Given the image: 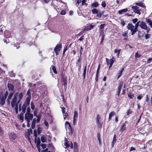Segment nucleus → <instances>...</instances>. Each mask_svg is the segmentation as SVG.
I'll return each mask as SVG.
<instances>
[{"instance_id": "1", "label": "nucleus", "mask_w": 152, "mask_h": 152, "mask_svg": "<svg viewBox=\"0 0 152 152\" xmlns=\"http://www.w3.org/2000/svg\"><path fill=\"white\" fill-rule=\"evenodd\" d=\"M65 127L66 128L67 132L66 134H68L71 135L72 134V130L70 124L68 121H66L65 123Z\"/></svg>"}, {"instance_id": "2", "label": "nucleus", "mask_w": 152, "mask_h": 152, "mask_svg": "<svg viewBox=\"0 0 152 152\" xmlns=\"http://www.w3.org/2000/svg\"><path fill=\"white\" fill-rule=\"evenodd\" d=\"M59 1L58 5L57 6V9H58L61 10L63 9H66L67 8L66 3L62 2L61 0Z\"/></svg>"}, {"instance_id": "3", "label": "nucleus", "mask_w": 152, "mask_h": 152, "mask_svg": "<svg viewBox=\"0 0 152 152\" xmlns=\"http://www.w3.org/2000/svg\"><path fill=\"white\" fill-rule=\"evenodd\" d=\"M20 102L15 97L13 96L11 102V105L12 108L18 106Z\"/></svg>"}, {"instance_id": "4", "label": "nucleus", "mask_w": 152, "mask_h": 152, "mask_svg": "<svg viewBox=\"0 0 152 152\" xmlns=\"http://www.w3.org/2000/svg\"><path fill=\"white\" fill-rule=\"evenodd\" d=\"M8 95V92L6 91L1 98L0 97V104L1 105H3L5 103V100Z\"/></svg>"}, {"instance_id": "5", "label": "nucleus", "mask_w": 152, "mask_h": 152, "mask_svg": "<svg viewBox=\"0 0 152 152\" xmlns=\"http://www.w3.org/2000/svg\"><path fill=\"white\" fill-rule=\"evenodd\" d=\"M33 118V115L32 114L26 113L25 115V120L27 122H30Z\"/></svg>"}, {"instance_id": "6", "label": "nucleus", "mask_w": 152, "mask_h": 152, "mask_svg": "<svg viewBox=\"0 0 152 152\" xmlns=\"http://www.w3.org/2000/svg\"><path fill=\"white\" fill-rule=\"evenodd\" d=\"M13 96L15 97V98L18 100V101L20 102L22 99L23 95L22 93V92L20 93L17 92Z\"/></svg>"}, {"instance_id": "7", "label": "nucleus", "mask_w": 152, "mask_h": 152, "mask_svg": "<svg viewBox=\"0 0 152 152\" xmlns=\"http://www.w3.org/2000/svg\"><path fill=\"white\" fill-rule=\"evenodd\" d=\"M37 88V90L38 91L40 92L42 96H44V94H45L44 91L45 89V86L44 85H42L39 87Z\"/></svg>"}, {"instance_id": "8", "label": "nucleus", "mask_w": 152, "mask_h": 152, "mask_svg": "<svg viewBox=\"0 0 152 152\" xmlns=\"http://www.w3.org/2000/svg\"><path fill=\"white\" fill-rule=\"evenodd\" d=\"M61 44H57L56 47L54 49V51L55 52L56 54V55L57 56L58 53V52L60 50L61 48Z\"/></svg>"}, {"instance_id": "9", "label": "nucleus", "mask_w": 152, "mask_h": 152, "mask_svg": "<svg viewBox=\"0 0 152 152\" xmlns=\"http://www.w3.org/2000/svg\"><path fill=\"white\" fill-rule=\"evenodd\" d=\"M132 8L134 12L139 15L140 14V10L139 9V7L136 6H133L132 7Z\"/></svg>"}, {"instance_id": "10", "label": "nucleus", "mask_w": 152, "mask_h": 152, "mask_svg": "<svg viewBox=\"0 0 152 152\" xmlns=\"http://www.w3.org/2000/svg\"><path fill=\"white\" fill-rule=\"evenodd\" d=\"M140 27L143 29H147L148 27L146 23L143 21H140Z\"/></svg>"}, {"instance_id": "11", "label": "nucleus", "mask_w": 152, "mask_h": 152, "mask_svg": "<svg viewBox=\"0 0 152 152\" xmlns=\"http://www.w3.org/2000/svg\"><path fill=\"white\" fill-rule=\"evenodd\" d=\"M14 94V91L11 92L10 93L7 100L8 104H10L11 100Z\"/></svg>"}, {"instance_id": "12", "label": "nucleus", "mask_w": 152, "mask_h": 152, "mask_svg": "<svg viewBox=\"0 0 152 152\" xmlns=\"http://www.w3.org/2000/svg\"><path fill=\"white\" fill-rule=\"evenodd\" d=\"M61 80L62 84L66 86L67 84V77L65 76L62 75L61 77Z\"/></svg>"}, {"instance_id": "13", "label": "nucleus", "mask_w": 152, "mask_h": 152, "mask_svg": "<svg viewBox=\"0 0 152 152\" xmlns=\"http://www.w3.org/2000/svg\"><path fill=\"white\" fill-rule=\"evenodd\" d=\"M59 1L60 0H53L52 2V5L54 8L56 7L57 8V6L58 5L59 3Z\"/></svg>"}, {"instance_id": "14", "label": "nucleus", "mask_w": 152, "mask_h": 152, "mask_svg": "<svg viewBox=\"0 0 152 152\" xmlns=\"http://www.w3.org/2000/svg\"><path fill=\"white\" fill-rule=\"evenodd\" d=\"M4 36L6 38H9L12 37L11 33L8 30H6L4 32Z\"/></svg>"}, {"instance_id": "15", "label": "nucleus", "mask_w": 152, "mask_h": 152, "mask_svg": "<svg viewBox=\"0 0 152 152\" xmlns=\"http://www.w3.org/2000/svg\"><path fill=\"white\" fill-rule=\"evenodd\" d=\"M123 85V83L122 82H121L119 84L118 86V96H119L120 94L121 90L122 88V86Z\"/></svg>"}, {"instance_id": "16", "label": "nucleus", "mask_w": 152, "mask_h": 152, "mask_svg": "<svg viewBox=\"0 0 152 152\" xmlns=\"http://www.w3.org/2000/svg\"><path fill=\"white\" fill-rule=\"evenodd\" d=\"M9 136L10 139L12 140H15L16 138V136L14 133H9Z\"/></svg>"}, {"instance_id": "17", "label": "nucleus", "mask_w": 152, "mask_h": 152, "mask_svg": "<svg viewBox=\"0 0 152 152\" xmlns=\"http://www.w3.org/2000/svg\"><path fill=\"white\" fill-rule=\"evenodd\" d=\"M115 60V58L114 57H113L110 60L109 63H108L107 61V59L106 58V61L107 64H110V66H109V68H110L113 65V63H114V61Z\"/></svg>"}, {"instance_id": "18", "label": "nucleus", "mask_w": 152, "mask_h": 152, "mask_svg": "<svg viewBox=\"0 0 152 152\" xmlns=\"http://www.w3.org/2000/svg\"><path fill=\"white\" fill-rule=\"evenodd\" d=\"M94 25H89L85 27L83 29V31H86L90 30L93 28Z\"/></svg>"}, {"instance_id": "19", "label": "nucleus", "mask_w": 152, "mask_h": 152, "mask_svg": "<svg viewBox=\"0 0 152 152\" xmlns=\"http://www.w3.org/2000/svg\"><path fill=\"white\" fill-rule=\"evenodd\" d=\"M24 113H21L20 115H18V119L20 120L21 121V122H22L24 120V117H23V114Z\"/></svg>"}, {"instance_id": "20", "label": "nucleus", "mask_w": 152, "mask_h": 152, "mask_svg": "<svg viewBox=\"0 0 152 152\" xmlns=\"http://www.w3.org/2000/svg\"><path fill=\"white\" fill-rule=\"evenodd\" d=\"M64 146H65V148H68L70 146V144L69 143L67 139L66 138H65L64 140Z\"/></svg>"}, {"instance_id": "21", "label": "nucleus", "mask_w": 152, "mask_h": 152, "mask_svg": "<svg viewBox=\"0 0 152 152\" xmlns=\"http://www.w3.org/2000/svg\"><path fill=\"white\" fill-rule=\"evenodd\" d=\"M146 23L148 24V25L152 28V21L148 18H146L145 20Z\"/></svg>"}, {"instance_id": "22", "label": "nucleus", "mask_w": 152, "mask_h": 152, "mask_svg": "<svg viewBox=\"0 0 152 152\" xmlns=\"http://www.w3.org/2000/svg\"><path fill=\"white\" fill-rule=\"evenodd\" d=\"M126 28L128 30H130L134 28V26L132 23H129L127 26Z\"/></svg>"}, {"instance_id": "23", "label": "nucleus", "mask_w": 152, "mask_h": 152, "mask_svg": "<svg viewBox=\"0 0 152 152\" xmlns=\"http://www.w3.org/2000/svg\"><path fill=\"white\" fill-rule=\"evenodd\" d=\"M31 98L30 97H27L25 102L23 104L27 105H29L30 104V102Z\"/></svg>"}, {"instance_id": "24", "label": "nucleus", "mask_w": 152, "mask_h": 152, "mask_svg": "<svg viewBox=\"0 0 152 152\" xmlns=\"http://www.w3.org/2000/svg\"><path fill=\"white\" fill-rule=\"evenodd\" d=\"M124 70V68H123L121 70H119L118 73V77L117 79H118L121 75L122 72Z\"/></svg>"}, {"instance_id": "25", "label": "nucleus", "mask_w": 152, "mask_h": 152, "mask_svg": "<svg viewBox=\"0 0 152 152\" xmlns=\"http://www.w3.org/2000/svg\"><path fill=\"white\" fill-rule=\"evenodd\" d=\"M100 116L98 114L96 116V122L98 125H99L100 124Z\"/></svg>"}, {"instance_id": "26", "label": "nucleus", "mask_w": 152, "mask_h": 152, "mask_svg": "<svg viewBox=\"0 0 152 152\" xmlns=\"http://www.w3.org/2000/svg\"><path fill=\"white\" fill-rule=\"evenodd\" d=\"M26 108V105L25 104H23L21 108L22 113H24L25 112Z\"/></svg>"}, {"instance_id": "27", "label": "nucleus", "mask_w": 152, "mask_h": 152, "mask_svg": "<svg viewBox=\"0 0 152 152\" xmlns=\"http://www.w3.org/2000/svg\"><path fill=\"white\" fill-rule=\"evenodd\" d=\"M135 4L136 5L140 6V7H145V6L144 4L141 2L136 3Z\"/></svg>"}, {"instance_id": "28", "label": "nucleus", "mask_w": 152, "mask_h": 152, "mask_svg": "<svg viewBox=\"0 0 152 152\" xmlns=\"http://www.w3.org/2000/svg\"><path fill=\"white\" fill-rule=\"evenodd\" d=\"M128 11V9H124L121 10H119L118 12V13L120 14H122V13L126 12Z\"/></svg>"}, {"instance_id": "29", "label": "nucleus", "mask_w": 152, "mask_h": 152, "mask_svg": "<svg viewBox=\"0 0 152 152\" xmlns=\"http://www.w3.org/2000/svg\"><path fill=\"white\" fill-rule=\"evenodd\" d=\"M78 117V113L77 111H75L74 112L73 119L75 120L77 119Z\"/></svg>"}, {"instance_id": "30", "label": "nucleus", "mask_w": 152, "mask_h": 152, "mask_svg": "<svg viewBox=\"0 0 152 152\" xmlns=\"http://www.w3.org/2000/svg\"><path fill=\"white\" fill-rule=\"evenodd\" d=\"M36 119L35 118H34L32 122V124L31 125V127L32 129H34L35 127V123L36 122Z\"/></svg>"}, {"instance_id": "31", "label": "nucleus", "mask_w": 152, "mask_h": 152, "mask_svg": "<svg viewBox=\"0 0 152 152\" xmlns=\"http://www.w3.org/2000/svg\"><path fill=\"white\" fill-rule=\"evenodd\" d=\"M7 86L9 90L11 91H13V90L14 87L13 85L10 84H8Z\"/></svg>"}, {"instance_id": "32", "label": "nucleus", "mask_w": 152, "mask_h": 152, "mask_svg": "<svg viewBox=\"0 0 152 152\" xmlns=\"http://www.w3.org/2000/svg\"><path fill=\"white\" fill-rule=\"evenodd\" d=\"M99 5V4L98 2L96 1L92 4L91 5V7H98Z\"/></svg>"}, {"instance_id": "33", "label": "nucleus", "mask_w": 152, "mask_h": 152, "mask_svg": "<svg viewBox=\"0 0 152 152\" xmlns=\"http://www.w3.org/2000/svg\"><path fill=\"white\" fill-rule=\"evenodd\" d=\"M115 114V113L114 111L111 112L109 114L108 119L110 120L112 117Z\"/></svg>"}, {"instance_id": "34", "label": "nucleus", "mask_w": 152, "mask_h": 152, "mask_svg": "<svg viewBox=\"0 0 152 152\" xmlns=\"http://www.w3.org/2000/svg\"><path fill=\"white\" fill-rule=\"evenodd\" d=\"M105 23H103L102 24H101L100 26L99 29L101 31H103V29L104 28V26H105Z\"/></svg>"}, {"instance_id": "35", "label": "nucleus", "mask_w": 152, "mask_h": 152, "mask_svg": "<svg viewBox=\"0 0 152 152\" xmlns=\"http://www.w3.org/2000/svg\"><path fill=\"white\" fill-rule=\"evenodd\" d=\"M97 139L99 141V144L100 145H101V139L100 138V133H98L97 134Z\"/></svg>"}, {"instance_id": "36", "label": "nucleus", "mask_w": 152, "mask_h": 152, "mask_svg": "<svg viewBox=\"0 0 152 152\" xmlns=\"http://www.w3.org/2000/svg\"><path fill=\"white\" fill-rule=\"evenodd\" d=\"M45 113L48 115H49L50 114V109L49 107H46Z\"/></svg>"}, {"instance_id": "37", "label": "nucleus", "mask_w": 152, "mask_h": 152, "mask_svg": "<svg viewBox=\"0 0 152 152\" xmlns=\"http://www.w3.org/2000/svg\"><path fill=\"white\" fill-rule=\"evenodd\" d=\"M126 129V124H124L123 126H121V129H120V131L123 132Z\"/></svg>"}, {"instance_id": "38", "label": "nucleus", "mask_w": 152, "mask_h": 152, "mask_svg": "<svg viewBox=\"0 0 152 152\" xmlns=\"http://www.w3.org/2000/svg\"><path fill=\"white\" fill-rule=\"evenodd\" d=\"M140 21H138L136 24L134 26V28L137 31H138L137 28L139 26H140Z\"/></svg>"}, {"instance_id": "39", "label": "nucleus", "mask_w": 152, "mask_h": 152, "mask_svg": "<svg viewBox=\"0 0 152 152\" xmlns=\"http://www.w3.org/2000/svg\"><path fill=\"white\" fill-rule=\"evenodd\" d=\"M41 140L42 142L43 143L46 142V138L44 136H41Z\"/></svg>"}, {"instance_id": "40", "label": "nucleus", "mask_w": 152, "mask_h": 152, "mask_svg": "<svg viewBox=\"0 0 152 152\" xmlns=\"http://www.w3.org/2000/svg\"><path fill=\"white\" fill-rule=\"evenodd\" d=\"M131 32L132 35H133L137 31L134 28H133V29H132V30H131Z\"/></svg>"}, {"instance_id": "41", "label": "nucleus", "mask_w": 152, "mask_h": 152, "mask_svg": "<svg viewBox=\"0 0 152 152\" xmlns=\"http://www.w3.org/2000/svg\"><path fill=\"white\" fill-rule=\"evenodd\" d=\"M74 148L75 149V152H78V146L76 143L74 144Z\"/></svg>"}, {"instance_id": "42", "label": "nucleus", "mask_w": 152, "mask_h": 152, "mask_svg": "<svg viewBox=\"0 0 152 152\" xmlns=\"http://www.w3.org/2000/svg\"><path fill=\"white\" fill-rule=\"evenodd\" d=\"M4 26L2 25L0 26V35L2 33L3 30H4Z\"/></svg>"}, {"instance_id": "43", "label": "nucleus", "mask_w": 152, "mask_h": 152, "mask_svg": "<svg viewBox=\"0 0 152 152\" xmlns=\"http://www.w3.org/2000/svg\"><path fill=\"white\" fill-rule=\"evenodd\" d=\"M52 69L53 71V72L54 73H55L56 74L57 73V72L56 71V68L55 66H52Z\"/></svg>"}, {"instance_id": "44", "label": "nucleus", "mask_w": 152, "mask_h": 152, "mask_svg": "<svg viewBox=\"0 0 152 152\" xmlns=\"http://www.w3.org/2000/svg\"><path fill=\"white\" fill-rule=\"evenodd\" d=\"M116 135L115 134H114L113 138V140L112 142L113 143V146L114 144L116 142Z\"/></svg>"}, {"instance_id": "45", "label": "nucleus", "mask_w": 152, "mask_h": 152, "mask_svg": "<svg viewBox=\"0 0 152 152\" xmlns=\"http://www.w3.org/2000/svg\"><path fill=\"white\" fill-rule=\"evenodd\" d=\"M41 114H39L37 115V116H36V117L37 118V122H39V121L41 118Z\"/></svg>"}, {"instance_id": "46", "label": "nucleus", "mask_w": 152, "mask_h": 152, "mask_svg": "<svg viewBox=\"0 0 152 152\" xmlns=\"http://www.w3.org/2000/svg\"><path fill=\"white\" fill-rule=\"evenodd\" d=\"M86 66L84 69V71H83V78L84 79H85V77H86Z\"/></svg>"}, {"instance_id": "47", "label": "nucleus", "mask_w": 152, "mask_h": 152, "mask_svg": "<svg viewBox=\"0 0 152 152\" xmlns=\"http://www.w3.org/2000/svg\"><path fill=\"white\" fill-rule=\"evenodd\" d=\"M31 108L32 110H34L35 108V106L34 103L31 102Z\"/></svg>"}, {"instance_id": "48", "label": "nucleus", "mask_w": 152, "mask_h": 152, "mask_svg": "<svg viewBox=\"0 0 152 152\" xmlns=\"http://www.w3.org/2000/svg\"><path fill=\"white\" fill-rule=\"evenodd\" d=\"M92 12L93 14H97L98 12L97 10L96 9H93L92 10Z\"/></svg>"}, {"instance_id": "49", "label": "nucleus", "mask_w": 152, "mask_h": 152, "mask_svg": "<svg viewBox=\"0 0 152 152\" xmlns=\"http://www.w3.org/2000/svg\"><path fill=\"white\" fill-rule=\"evenodd\" d=\"M141 56V55L140 54H139L138 52H136L135 53V58H140Z\"/></svg>"}, {"instance_id": "50", "label": "nucleus", "mask_w": 152, "mask_h": 152, "mask_svg": "<svg viewBox=\"0 0 152 152\" xmlns=\"http://www.w3.org/2000/svg\"><path fill=\"white\" fill-rule=\"evenodd\" d=\"M42 130L41 128L38 127L37 129V132L38 134H39L41 133Z\"/></svg>"}, {"instance_id": "51", "label": "nucleus", "mask_w": 152, "mask_h": 152, "mask_svg": "<svg viewBox=\"0 0 152 152\" xmlns=\"http://www.w3.org/2000/svg\"><path fill=\"white\" fill-rule=\"evenodd\" d=\"M30 91L31 90L30 89H29L27 93V95H28V96L27 97H30V98H31V94L30 93Z\"/></svg>"}, {"instance_id": "52", "label": "nucleus", "mask_w": 152, "mask_h": 152, "mask_svg": "<svg viewBox=\"0 0 152 152\" xmlns=\"http://www.w3.org/2000/svg\"><path fill=\"white\" fill-rule=\"evenodd\" d=\"M32 130L31 129H28V134L29 135H30L31 134H32Z\"/></svg>"}, {"instance_id": "53", "label": "nucleus", "mask_w": 152, "mask_h": 152, "mask_svg": "<svg viewBox=\"0 0 152 152\" xmlns=\"http://www.w3.org/2000/svg\"><path fill=\"white\" fill-rule=\"evenodd\" d=\"M86 0H82L81 2V4L82 5H85L86 6H87V4L86 3Z\"/></svg>"}, {"instance_id": "54", "label": "nucleus", "mask_w": 152, "mask_h": 152, "mask_svg": "<svg viewBox=\"0 0 152 152\" xmlns=\"http://www.w3.org/2000/svg\"><path fill=\"white\" fill-rule=\"evenodd\" d=\"M128 34V31H125L124 32H123L122 35L124 37H127V34Z\"/></svg>"}, {"instance_id": "55", "label": "nucleus", "mask_w": 152, "mask_h": 152, "mask_svg": "<svg viewBox=\"0 0 152 152\" xmlns=\"http://www.w3.org/2000/svg\"><path fill=\"white\" fill-rule=\"evenodd\" d=\"M41 84V83H40V82H38L36 84H34L33 86H37V87H38Z\"/></svg>"}, {"instance_id": "56", "label": "nucleus", "mask_w": 152, "mask_h": 152, "mask_svg": "<svg viewBox=\"0 0 152 152\" xmlns=\"http://www.w3.org/2000/svg\"><path fill=\"white\" fill-rule=\"evenodd\" d=\"M13 108H15L16 114H18V106L15 107H14Z\"/></svg>"}, {"instance_id": "57", "label": "nucleus", "mask_w": 152, "mask_h": 152, "mask_svg": "<svg viewBox=\"0 0 152 152\" xmlns=\"http://www.w3.org/2000/svg\"><path fill=\"white\" fill-rule=\"evenodd\" d=\"M102 6L103 7H105L106 6V3L105 1H103L101 4Z\"/></svg>"}, {"instance_id": "58", "label": "nucleus", "mask_w": 152, "mask_h": 152, "mask_svg": "<svg viewBox=\"0 0 152 152\" xmlns=\"http://www.w3.org/2000/svg\"><path fill=\"white\" fill-rule=\"evenodd\" d=\"M26 113H28V114H31L30 113V109L29 107H28L27 108Z\"/></svg>"}, {"instance_id": "59", "label": "nucleus", "mask_w": 152, "mask_h": 152, "mask_svg": "<svg viewBox=\"0 0 152 152\" xmlns=\"http://www.w3.org/2000/svg\"><path fill=\"white\" fill-rule=\"evenodd\" d=\"M41 146L43 149L45 148L46 147V145L45 144H41Z\"/></svg>"}, {"instance_id": "60", "label": "nucleus", "mask_w": 152, "mask_h": 152, "mask_svg": "<svg viewBox=\"0 0 152 152\" xmlns=\"http://www.w3.org/2000/svg\"><path fill=\"white\" fill-rule=\"evenodd\" d=\"M34 135L35 137V138H36L37 135V131L36 130H34Z\"/></svg>"}, {"instance_id": "61", "label": "nucleus", "mask_w": 152, "mask_h": 152, "mask_svg": "<svg viewBox=\"0 0 152 152\" xmlns=\"http://www.w3.org/2000/svg\"><path fill=\"white\" fill-rule=\"evenodd\" d=\"M37 110L36 109L35 110L34 112V116H37Z\"/></svg>"}, {"instance_id": "62", "label": "nucleus", "mask_w": 152, "mask_h": 152, "mask_svg": "<svg viewBox=\"0 0 152 152\" xmlns=\"http://www.w3.org/2000/svg\"><path fill=\"white\" fill-rule=\"evenodd\" d=\"M102 13L100 12H98L97 13V16L99 18H101L102 16Z\"/></svg>"}, {"instance_id": "63", "label": "nucleus", "mask_w": 152, "mask_h": 152, "mask_svg": "<svg viewBox=\"0 0 152 152\" xmlns=\"http://www.w3.org/2000/svg\"><path fill=\"white\" fill-rule=\"evenodd\" d=\"M128 96L130 99H132L133 98L134 96L132 94H129L128 95Z\"/></svg>"}, {"instance_id": "64", "label": "nucleus", "mask_w": 152, "mask_h": 152, "mask_svg": "<svg viewBox=\"0 0 152 152\" xmlns=\"http://www.w3.org/2000/svg\"><path fill=\"white\" fill-rule=\"evenodd\" d=\"M66 12L64 10H62L60 13V14L61 15H64L66 14Z\"/></svg>"}]
</instances>
